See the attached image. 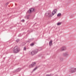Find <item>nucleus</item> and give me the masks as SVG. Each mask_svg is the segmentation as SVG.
Here are the masks:
<instances>
[{"mask_svg": "<svg viewBox=\"0 0 76 76\" xmlns=\"http://www.w3.org/2000/svg\"><path fill=\"white\" fill-rule=\"evenodd\" d=\"M46 76H50V75H47Z\"/></svg>", "mask_w": 76, "mask_h": 76, "instance_id": "aec40b11", "label": "nucleus"}, {"mask_svg": "<svg viewBox=\"0 0 76 76\" xmlns=\"http://www.w3.org/2000/svg\"><path fill=\"white\" fill-rule=\"evenodd\" d=\"M70 73H75V68L72 67L70 69V70L69 72Z\"/></svg>", "mask_w": 76, "mask_h": 76, "instance_id": "39448f33", "label": "nucleus"}, {"mask_svg": "<svg viewBox=\"0 0 76 76\" xmlns=\"http://www.w3.org/2000/svg\"><path fill=\"white\" fill-rule=\"evenodd\" d=\"M67 56H69V54H67Z\"/></svg>", "mask_w": 76, "mask_h": 76, "instance_id": "5701e85b", "label": "nucleus"}, {"mask_svg": "<svg viewBox=\"0 0 76 76\" xmlns=\"http://www.w3.org/2000/svg\"><path fill=\"white\" fill-rule=\"evenodd\" d=\"M16 41L17 42H19V39H17V40H16Z\"/></svg>", "mask_w": 76, "mask_h": 76, "instance_id": "dca6fc26", "label": "nucleus"}, {"mask_svg": "<svg viewBox=\"0 0 76 76\" xmlns=\"http://www.w3.org/2000/svg\"><path fill=\"white\" fill-rule=\"evenodd\" d=\"M35 64H36V63H32L31 65H30L29 66V68H31V67H34L35 66Z\"/></svg>", "mask_w": 76, "mask_h": 76, "instance_id": "423d86ee", "label": "nucleus"}, {"mask_svg": "<svg viewBox=\"0 0 76 76\" xmlns=\"http://www.w3.org/2000/svg\"><path fill=\"white\" fill-rule=\"evenodd\" d=\"M50 46H51L52 45V41L50 40L49 43Z\"/></svg>", "mask_w": 76, "mask_h": 76, "instance_id": "9d476101", "label": "nucleus"}, {"mask_svg": "<svg viewBox=\"0 0 76 76\" xmlns=\"http://www.w3.org/2000/svg\"><path fill=\"white\" fill-rule=\"evenodd\" d=\"M35 12V9L33 8H31L29 9V10L28 11V13H31L32 12Z\"/></svg>", "mask_w": 76, "mask_h": 76, "instance_id": "20e7f679", "label": "nucleus"}, {"mask_svg": "<svg viewBox=\"0 0 76 76\" xmlns=\"http://www.w3.org/2000/svg\"><path fill=\"white\" fill-rule=\"evenodd\" d=\"M23 50H26V48H25V47H24V48H23Z\"/></svg>", "mask_w": 76, "mask_h": 76, "instance_id": "6ab92c4d", "label": "nucleus"}, {"mask_svg": "<svg viewBox=\"0 0 76 76\" xmlns=\"http://www.w3.org/2000/svg\"><path fill=\"white\" fill-rule=\"evenodd\" d=\"M22 68H19L16 69V71H17V72H19V71H20V70H22Z\"/></svg>", "mask_w": 76, "mask_h": 76, "instance_id": "1a4fd4ad", "label": "nucleus"}, {"mask_svg": "<svg viewBox=\"0 0 76 76\" xmlns=\"http://www.w3.org/2000/svg\"><path fill=\"white\" fill-rule=\"evenodd\" d=\"M34 45V43H32L31 44H30V45L31 46H33V45Z\"/></svg>", "mask_w": 76, "mask_h": 76, "instance_id": "4468645a", "label": "nucleus"}, {"mask_svg": "<svg viewBox=\"0 0 76 76\" xmlns=\"http://www.w3.org/2000/svg\"><path fill=\"white\" fill-rule=\"evenodd\" d=\"M21 21L23 22H24L25 21V20H21Z\"/></svg>", "mask_w": 76, "mask_h": 76, "instance_id": "f3484780", "label": "nucleus"}, {"mask_svg": "<svg viewBox=\"0 0 76 76\" xmlns=\"http://www.w3.org/2000/svg\"><path fill=\"white\" fill-rule=\"evenodd\" d=\"M38 49H36L35 50H34L32 52L29 51V54H31V55H34V54H37L38 52Z\"/></svg>", "mask_w": 76, "mask_h": 76, "instance_id": "f03ea898", "label": "nucleus"}, {"mask_svg": "<svg viewBox=\"0 0 76 76\" xmlns=\"http://www.w3.org/2000/svg\"><path fill=\"white\" fill-rule=\"evenodd\" d=\"M64 56L66 57V56H67V53H66L64 54Z\"/></svg>", "mask_w": 76, "mask_h": 76, "instance_id": "ddd939ff", "label": "nucleus"}, {"mask_svg": "<svg viewBox=\"0 0 76 76\" xmlns=\"http://www.w3.org/2000/svg\"><path fill=\"white\" fill-rule=\"evenodd\" d=\"M56 12H57V10L55 9L52 12V16H53L55 13H56Z\"/></svg>", "mask_w": 76, "mask_h": 76, "instance_id": "6e6552de", "label": "nucleus"}, {"mask_svg": "<svg viewBox=\"0 0 76 76\" xmlns=\"http://www.w3.org/2000/svg\"><path fill=\"white\" fill-rule=\"evenodd\" d=\"M60 16H61V13H60L58 14L57 15V16L58 17Z\"/></svg>", "mask_w": 76, "mask_h": 76, "instance_id": "9b49d317", "label": "nucleus"}, {"mask_svg": "<svg viewBox=\"0 0 76 76\" xmlns=\"http://www.w3.org/2000/svg\"><path fill=\"white\" fill-rule=\"evenodd\" d=\"M74 70H75V71H76V68H74Z\"/></svg>", "mask_w": 76, "mask_h": 76, "instance_id": "412c9836", "label": "nucleus"}, {"mask_svg": "<svg viewBox=\"0 0 76 76\" xmlns=\"http://www.w3.org/2000/svg\"><path fill=\"white\" fill-rule=\"evenodd\" d=\"M66 50V47L65 46L63 47L60 49V51H63Z\"/></svg>", "mask_w": 76, "mask_h": 76, "instance_id": "0eeeda50", "label": "nucleus"}, {"mask_svg": "<svg viewBox=\"0 0 76 76\" xmlns=\"http://www.w3.org/2000/svg\"><path fill=\"white\" fill-rule=\"evenodd\" d=\"M45 16H48L49 17L51 18V17H52V16H53V15L51 14V12L50 11H48L47 12L45 13Z\"/></svg>", "mask_w": 76, "mask_h": 76, "instance_id": "7ed1b4c3", "label": "nucleus"}, {"mask_svg": "<svg viewBox=\"0 0 76 76\" xmlns=\"http://www.w3.org/2000/svg\"><path fill=\"white\" fill-rule=\"evenodd\" d=\"M8 4L9 2H7V3L6 4V6H7V5H8Z\"/></svg>", "mask_w": 76, "mask_h": 76, "instance_id": "a211bd4d", "label": "nucleus"}, {"mask_svg": "<svg viewBox=\"0 0 76 76\" xmlns=\"http://www.w3.org/2000/svg\"><path fill=\"white\" fill-rule=\"evenodd\" d=\"M69 2V3H70L71 2V1H70Z\"/></svg>", "mask_w": 76, "mask_h": 76, "instance_id": "4be33fe9", "label": "nucleus"}, {"mask_svg": "<svg viewBox=\"0 0 76 76\" xmlns=\"http://www.w3.org/2000/svg\"><path fill=\"white\" fill-rule=\"evenodd\" d=\"M20 51V49L17 46L14 47L13 50V52L14 53H18Z\"/></svg>", "mask_w": 76, "mask_h": 76, "instance_id": "f257e3e1", "label": "nucleus"}, {"mask_svg": "<svg viewBox=\"0 0 76 76\" xmlns=\"http://www.w3.org/2000/svg\"><path fill=\"white\" fill-rule=\"evenodd\" d=\"M37 68H38L37 66L35 68H34V69H33V71H35V70H36V69H37Z\"/></svg>", "mask_w": 76, "mask_h": 76, "instance_id": "f8f14e48", "label": "nucleus"}, {"mask_svg": "<svg viewBox=\"0 0 76 76\" xmlns=\"http://www.w3.org/2000/svg\"><path fill=\"white\" fill-rule=\"evenodd\" d=\"M57 25H61V23H58L57 24Z\"/></svg>", "mask_w": 76, "mask_h": 76, "instance_id": "2eb2a0df", "label": "nucleus"}]
</instances>
